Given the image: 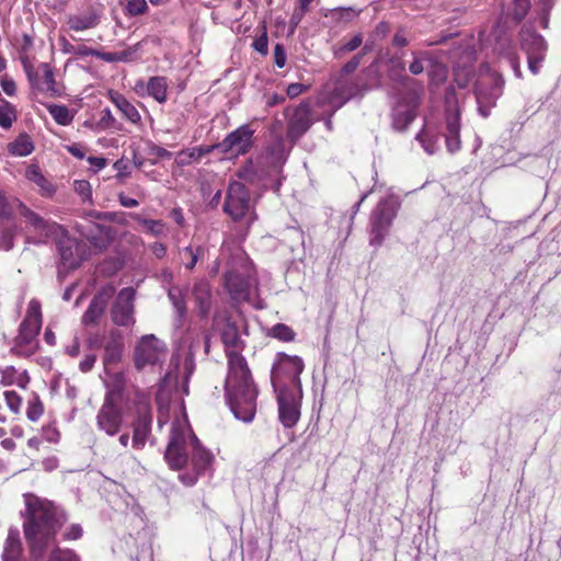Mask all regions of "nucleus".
Wrapping results in <instances>:
<instances>
[{
  "label": "nucleus",
  "mask_w": 561,
  "mask_h": 561,
  "mask_svg": "<svg viewBox=\"0 0 561 561\" xmlns=\"http://www.w3.org/2000/svg\"><path fill=\"white\" fill-rule=\"evenodd\" d=\"M214 325L220 331L228 358V374L225 382L227 403L236 419L250 423L256 412L257 389L247 360L241 356L243 342L238 327L230 318L219 316H215Z\"/></svg>",
  "instance_id": "obj_1"
},
{
  "label": "nucleus",
  "mask_w": 561,
  "mask_h": 561,
  "mask_svg": "<svg viewBox=\"0 0 561 561\" xmlns=\"http://www.w3.org/2000/svg\"><path fill=\"white\" fill-rule=\"evenodd\" d=\"M24 537L34 558H42L54 546L57 533L67 522L65 511L35 494H24Z\"/></svg>",
  "instance_id": "obj_2"
},
{
  "label": "nucleus",
  "mask_w": 561,
  "mask_h": 561,
  "mask_svg": "<svg viewBox=\"0 0 561 561\" xmlns=\"http://www.w3.org/2000/svg\"><path fill=\"white\" fill-rule=\"evenodd\" d=\"M190 435L194 434L191 432L186 415L172 421L170 440L164 453L171 469L180 470L187 463Z\"/></svg>",
  "instance_id": "obj_3"
},
{
  "label": "nucleus",
  "mask_w": 561,
  "mask_h": 561,
  "mask_svg": "<svg viewBox=\"0 0 561 561\" xmlns=\"http://www.w3.org/2000/svg\"><path fill=\"white\" fill-rule=\"evenodd\" d=\"M304 367L300 357L278 353L271 370V381L274 390L301 389L300 374Z\"/></svg>",
  "instance_id": "obj_4"
},
{
  "label": "nucleus",
  "mask_w": 561,
  "mask_h": 561,
  "mask_svg": "<svg viewBox=\"0 0 561 561\" xmlns=\"http://www.w3.org/2000/svg\"><path fill=\"white\" fill-rule=\"evenodd\" d=\"M224 211L233 221H243L248 226L255 221L254 202L243 183L233 181L228 185Z\"/></svg>",
  "instance_id": "obj_5"
},
{
  "label": "nucleus",
  "mask_w": 561,
  "mask_h": 561,
  "mask_svg": "<svg viewBox=\"0 0 561 561\" xmlns=\"http://www.w3.org/2000/svg\"><path fill=\"white\" fill-rule=\"evenodd\" d=\"M18 214L33 228L36 237H26L27 244H44L50 240L53 233H62V226L45 220L20 201H15Z\"/></svg>",
  "instance_id": "obj_6"
},
{
  "label": "nucleus",
  "mask_w": 561,
  "mask_h": 561,
  "mask_svg": "<svg viewBox=\"0 0 561 561\" xmlns=\"http://www.w3.org/2000/svg\"><path fill=\"white\" fill-rule=\"evenodd\" d=\"M504 80L495 73L481 77L476 85V98L478 111L483 117L490 115L491 108L495 106L497 99L502 95Z\"/></svg>",
  "instance_id": "obj_7"
},
{
  "label": "nucleus",
  "mask_w": 561,
  "mask_h": 561,
  "mask_svg": "<svg viewBox=\"0 0 561 561\" xmlns=\"http://www.w3.org/2000/svg\"><path fill=\"white\" fill-rule=\"evenodd\" d=\"M225 286L231 298L236 301L249 300L256 288V279L251 267L244 266V271H229L225 275Z\"/></svg>",
  "instance_id": "obj_8"
},
{
  "label": "nucleus",
  "mask_w": 561,
  "mask_h": 561,
  "mask_svg": "<svg viewBox=\"0 0 561 561\" xmlns=\"http://www.w3.org/2000/svg\"><path fill=\"white\" fill-rule=\"evenodd\" d=\"M127 407L103 401L95 416L96 428L111 437L119 434L125 423V408Z\"/></svg>",
  "instance_id": "obj_9"
},
{
  "label": "nucleus",
  "mask_w": 561,
  "mask_h": 561,
  "mask_svg": "<svg viewBox=\"0 0 561 561\" xmlns=\"http://www.w3.org/2000/svg\"><path fill=\"white\" fill-rule=\"evenodd\" d=\"M520 45L523 50L527 54L528 69L534 75H537L546 57V41L531 27L523 26L520 30Z\"/></svg>",
  "instance_id": "obj_10"
},
{
  "label": "nucleus",
  "mask_w": 561,
  "mask_h": 561,
  "mask_svg": "<svg viewBox=\"0 0 561 561\" xmlns=\"http://www.w3.org/2000/svg\"><path fill=\"white\" fill-rule=\"evenodd\" d=\"M277 392L278 419L286 428L294 427L300 419L301 389L280 390Z\"/></svg>",
  "instance_id": "obj_11"
},
{
  "label": "nucleus",
  "mask_w": 561,
  "mask_h": 561,
  "mask_svg": "<svg viewBox=\"0 0 561 561\" xmlns=\"http://www.w3.org/2000/svg\"><path fill=\"white\" fill-rule=\"evenodd\" d=\"M135 405L137 407V411L136 417L131 424V447L135 450H142L147 442L151 438L152 415L148 401H138Z\"/></svg>",
  "instance_id": "obj_12"
},
{
  "label": "nucleus",
  "mask_w": 561,
  "mask_h": 561,
  "mask_svg": "<svg viewBox=\"0 0 561 561\" xmlns=\"http://www.w3.org/2000/svg\"><path fill=\"white\" fill-rule=\"evenodd\" d=\"M164 344L153 334L145 335L137 343L134 352V363L138 370L147 365H154L164 354Z\"/></svg>",
  "instance_id": "obj_13"
},
{
  "label": "nucleus",
  "mask_w": 561,
  "mask_h": 561,
  "mask_svg": "<svg viewBox=\"0 0 561 561\" xmlns=\"http://www.w3.org/2000/svg\"><path fill=\"white\" fill-rule=\"evenodd\" d=\"M23 65L27 79L33 88L43 91L50 98L59 94L53 68L48 64L42 62L37 68H34L26 61H23Z\"/></svg>",
  "instance_id": "obj_14"
},
{
  "label": "nucleus",
  "mask_w": 561,
  "mask_h": 561,
  "mask_svg": "<svg viewBox=\"0 0 561 561\" xmlns=\"http://www.w3.org/2000/svg\"><path fill=\"white\" fill-rule=\"evenodd\" d=\"M253 134L249 125H242L217 144L218 150L230 156L245 154L253 145Z\"/></svg>",
  "instance_id": "obj_15"
},
{
  "label": "nucleus",
  "mask_w": 561,
  "mask_h": 561,
  "mask_svg": "<svg viewBox=\"0 0 561 561\" xmlns=\"http://www.w3.org/2000/svg\"><path fill=\"white\" fill-rule=\"evenodd\" d=\"M396 214L397 208L393 203L382 201L378 204L371 216V244H381Z\"/></svg>",
  "instance_id": "obj_16"
},
{
  "label": "nucleus",
  "mask_w": 561,
  "mask_h": 561,
  "mask_svg": "<svg viewBox=\"0 0 561 561\" xmlns=\"http://www.w3.org/2000/svg\"><path fill=\"white\" fill-rule=\"evenodd\" d=\"M50 240L56 242L64 270H75L80 265L82 257L79 253V243L64 227L62 233H53Z\"/></svg>",
  "instance_id": "obj_17"
},
{
  "label": "nucleus",
  "mask_w": 561,
  "mask_h": 561,
  "mask_svg": "<svg viewBox=\"0 0 561 561\" xmlns=\"http://www.w3.org/2000/svg\"><path fill=\"white\" fill-rule=\"evenodd\" d=\"M190 445L192 448V462L195 473H184L180 476L181 481L188 486L196 483L198 476L206 472L214 460L213 454L201 445L195 435H190Z\"/></svg>",
  "instance_id": "obj_18"
},
{
  "label": "nucleus",
  "mask_w": 561,
  "mask_h": 561,
  "mask_svg": "<svg viewBox=\"0 0 561 561\" xmlns=\"http://www.w3.org/2000/svg\"><path fill=\"white\" fill-rule=\"evenodd\" d=\"M134 299L135 290L133 288L125 287L119 290L111 310V317L115 324L121 327L134 324Z\"/></svg>",
  "instance_id": "obj_19"
},
{
  "label": "nucleus",
  "mask_w": 561,
  "mask_h": 561,
  "mask_svg": "<svg viewBox=\"0 0 561 561\" xmlns=\"http://www.w3.org/2000/svg\"><path fill=\"white\" fill-rule=\"evenodd\" d=\"M364 84L358 80L339 79L334 88L329 92L327 102L334 108L342 107L347 101L362 96Z\"/></svg>",
  "instance_id": "obj_20"
},
{
  "label": "nucleus",
  "mask_w": 561,
  "mask_h": 561,
  "mask_svg": "<svg viewBox=\"0 0 561 561\" xmlns=\"http://www.w3.org/2000/svg\"><path fill=\"white\" fill-rule=\"evenodd\" d=\"M448 108L446 112V147L450 153H454L460 149L461 141L459 137L460 131V108L457 104L453 105L451 96H447Z\"/></svg>",
  "instance_id": "obj_21"
},
{
  "label": "nucleus",
  "mask_w": 561,
  "mask_h": 561,
  "mask_svg": "<svg viewBox=\"0 0 561 561\" xmlns=\"http://www.w3.org/2000/svg\"><path fill=\"white\" fill-rule=\"evenodd\" d=\"M312 125L311 108L308 102H301L294 108L287 124V137L298 140Z\"/></svg>",
  "instance_id": "obj_22"
},
{
  "label": "nucleus",
  "mask_w": 561,
  "mask_h": 561,
  "mask_svg": "<svg viewBox=\"0 0 561 561\" xmlns=\"http://www.w3.org/2000/svg\"><path fill=\"white\" fill-rule=\"evenodd\" d=\"M419 100L415 94L402 98L393 107L392 125L397 130H404L415 118Z\"/></svg>",
  "instance_id": "obj_23"
},
{
  "label": "nucleus",
  "mask_w": 561,
  "mask_h": 561,
  "mask_svg": "<svg viewBox=\"0 0 561 561\" xmlns=\"http://www.w3.org/2000/svg\"><path fill=\"white\" fill-rule=\"evenodd\" d=\"M104 386L105 396L103 401L129 405L127 379L123 371L107 373Z\"/></svg>",
  "instance_id": "obj_24"
},
{
  "label": "nucleus",
  "mask_w": 561,
  "mask_h": 561,
  "mask_svg": "<svg viewBox=\"0 0 561 561\" xmlns=\"http://www.w3.org/2000/svg\"><path fill=\"white\" fill-rule=\"evenodd\" d=\"M114 287L108 286L102 288L91 300L87 311L82 316V322L85 325L95 323L103 314L110 299L114 295Z\"/></svg>",
  "instance_id": "obj_25"
},
{
  "label": "nucleus",
  "mask_w": 561,
  "mask_h": 561,
  "mask_svg": "<svg viewBox=\"0 0 561 561\" xmlns=\"http://www.w3.org/2000/svg\"><path fill=\"white\" fill-rule=\"evenodd\" d=\"M123 335L118 330H111L104 342L103 363L107 367L117 364L123 354Z\"/></svg>",
  "instance_id": "obj_26"
},
{
  "label": "nucleus",
  "mask_w": 561,
  "mask_h": 561,
  "mask_svg": "<svg viewBox=\"0 0 561 561\" xmlns=\"http://www.w3.org/2000/svg\"><path fill=\"white\" fill-rule=\"evenodd\" d=\"M157 404H158V426L160 428L165 425L171 417V413L174 414V419L182 417L183 415H186L184 412V405L182 403H178L173 407H171L169 402L168 393H165L163 390H160L157 394Z\"/></svg>",
  "instance_id": "obj_27"
},
{
  "label": "nucleus",
  "mask_w": 561,
  "mask_h": 561,
  "mask_svg": "<svg viewBox=\"0 0 561 561\" xmlns=\"http://www.w3.org/2000/svg\"><path fill=\"white\" fill-rule=\"evenodd\" d=\"M144 90L159 103H164L168 99V83L164 77H151L147 84L141 80L138 81L135 91L142 95Z\"/></svg>",
  "instance_id": "obj_28"
},
{
  "label": "nucleus",
  "mask_w": 561,
  "mask_h": 561,
  "mask_svg": "<svg viewBox=\"0 0 561 561\" xmlns=\"http://www.w3.org/2000/svg\"><path fill=\"white\" fill-rule=\"evenodd\" d=\"M42 328V310L41 304L36 299L28 302L26 314L20 325L21 333H26L37 336Z\"/></svg>",
  "instance_id": "obj_29"
},
{
  "label": "nucleus",
  "mask_w": 561,
  "mask_h": 561,
  "mask_svg": "<svg viewBox=\"0 0 561 561\" xmlns=\"http://www.w3.org/2000/svg\"><path fill=\"white\" fill-rule=\"evenodd\" d=\"M107 96L127 121L133 124L140 123L141 116L138 110L123 94L110 90Z\"/></svg>",
  "instance_id": "obj_30"
},
{
  "label": "nucleus",
  "mask_w": 561,
  "mask_h": 561,
  "mask_svg": "<svg viewBox=\"0 0 561 561\" xmlns=\"http://www.w3.org/2000/svg\"><path fill=\"white\" fill-rule=\"evenodd\" d=\"M0 383L4 387L16 385L25 389L30 382V376L26 370H19L14 366L0 367Z\"/></svg>",
  "instance_id": "obj_31"
},
{
  "label": "nucleus",
  "mask_w": 561,
  "mask_h": 561,
  "mask_svg": "<svg viewBox=\"0 0 561 561\" xmlns=\"http://www.w3.org/2000/svg\"><path fill=\"white\" fill-rule=\"evenodd\" d=\"M22 556V542L20 534L15 529H10L4 542L2 559L3 561H19Z\"/></svg>",
  "instance_id": "obj_32"
},
{
  "label": "nucleus",
  "mask_w": 561,
  "mask_h": 561,
  "mask_svg": "<svg viewBox=\"0 0 561 561\" xmlns=\"http://www.w3.org/2000/svg\"><path fill=\"white\" fill-rule=\"evenodd\" d=\"M67 23L72 31H85L100 24V15L93 11L79 15H70Z\"/></svg>",
  "instance_id": "obj_33"
},
{
  "label": "nucleus",
  "mask_w": 561,
  "mask_h": 561,
  "mask_svg": "<svg viewBox=\"0 0 561 561\" xmlns=\"http://www.w3.org/2000/svg\"><path fill=\"white\" fill-rule=\"evenodd\" d=\"M193 295L202 317H207L210 311V288L206 283H199L194 286Z\"/></svg>",
  "instance_id": "obj_34"
},
{
  "label": "nucleus",
  "mask_w": 561,
  "mask_h": 561,
  "mask_svg": "<svg viewBox=\"0 0 561 561\" xmlns=\"http://www.w3.org/2000/svg\"><path fill=\"white\" fill-rule=\"evenodd\" d=\"M38 346L37 336L19 332L15 339L14 350L21 356H31Z\"/></svg>",
  "instance_id": "obj_35"
},
{
  "label": "nucleus",
  "mask_w": 561,
  "mask_h": 561,
  "mask_svg": "<svg viewBox=\"0 0 561 561\" xmlns=\"http://www.w3.org/2000/svg\"><path fill=\"white\" fill-rule=\"evenodd\" d=\"M168 297L178 313L179 321L182 322L187 312L183 289L176 286L171 287L168 291Z\"/></svg>",
  "instance_id": "obj_36"
},
{
  "label": "nucleus",
  "mask_w": 561,
  "mask_h": 561,
  "mask_svg": "<svg viewBox=\"0 0 561 561\" xmlns=\"http://www.w3.org/2000/svg\"><path fill=\"white\" fill-rule=\"evenodd\" d=\"M25 176L28 181L35 183L39 188L43 195H51L54 193V188L50 183L44 178L41 173L38 167L30 165L26 169Z\"/></svg>",
  "instance_id": "obj_37"
},
{
  "label": "nucleus",
  "mask_w": 561,
  "mask_h": 561,
  "mask_svg": "<svg viewBox=\"0 0 561 561\" xmlns=\"http://www.w3.org/2000/svg\"><path fill=\"white\" fill-rule=\"evenodd\" d=\"M33 149V142L27 135H20L14 141L8 145L9 152L16 157L28 156Z\"/></svg>",
  "instance_id": "obj_38"
},
{
  "label": "nucleus",
  "mask_w": 561,
  "mask_h": 561,
  "mask_svg": "<svg viewBox=\"0 0 561 561\" xmlns=\"http://www.w3.org/2000/svg\"><path fill=\"white\" fill-rule=\"evenodd\" d=\"M47 110L55 122L61 126L70 125L73 119V114L65 105L50 104L47 106Z\"/></svg>",
  "instance_id": "obj_39"
},
{
  "label": "nucleus",
  "mask_w": 561,
  "mask_h": 561,
  "mask_svg": "<svg viewBox=\"0 0 561 561\" xmlns=\"http://www.w3.org/2000/svg\"><path fill=\"white\" fill-rule=\"evenodd\" d=\"M416 139L428 154H433L439 149V137L431 134L428 129L419 133Z\"/></svg>",
  "instance_id": "obj_40"
},
{
  "label": "nucleus",
  "mask_w": 561,
  "mask_h": 561,
  "mask_svg": "<svg viewBox=\"0 0 561 561\" xmlns=\"http://www.w3.org/2000/svg\"><path fill=\"white\" fill-rule=\"evenodd\" d=\"M130 217L153 236H160L164 232V224L161 220L146 219L138 214H130Z\"/></svg>",
  "instance_id": "obj_41"
},
{
  "label": "nucleus",
  "mask_w": 561,
  "mask_h": 561,
  "mask_svg": "<svg viewBox=\"0 0 561 561\" xmlns=\"http://www.w3.org/2000/svg\"><path fill=\"white\" fill-rule=\"evenodd\" d=\"M204 255V249L202 247L193 248L186 247L181 252V259L184 261V265L187 270L194 268L197 261Z\"/></svg>",
  "instance_id": "obj_42"
},
{
  "label": "nucleus",
  "mask_w": 561,
  "mask_h": 561,
  "mask_svg": "<svg viewBox=\"0 0 561 561\" xmlns=\"http://www.w3.org/2000/svg\"><path fill=\"white\" fill-rule=\"evenodd\" d=\"M44 413V407L39 397L33 394L32 399L27 402L26 416L30 421L36 422L41 419Z\"/></svg>",
  "instance_id": "obj_43"
},
{
  "label": "nucleus",
  "mask_w": 561,
  "mask_h": 561,
  "mask_svg": "<svg viewBox=\"0 0 561 561\" xmlns=\"http://www.w3.org/2000/svg\"><path fill=\"white\" fill-rule=\"evenodd\" d=\"M14 119V107L9 102L2 101L0 104V126L3 128H10Z\"/></svg>",
  "instance_id": "obj_44"
},
{
  "label": "nucleus",
  "mask_w": 561,
  "mask_h": 561,
  "mask_svg": "<svg viewBox=\"0 0 561 561\" xmlns=\"http://www.w3.org/2000/svg\"><path fill=\"white\" fill-rule=\"evenodd\" d=\"M270 335L279 341L290 342L295 337V332L288 325L278 323L271 329Z\"/></svg>",
  "instance_id": "obj_45"
},
{
  "label": "nucleus",
  "mask_w": 561,
  "mask_h": 561,
  "mask_svg": "<svg viewBox=\"0 0 561 561\" xmlns=\"http://www.w3.org/2000/svg\"><path fill=\"white\" fill-rule=\"evenodd\" d=\"M75 192L82 198L83 202H91L92 187L85 180H76L73 182Z\"/></svg>",
  "instance_id": "obj_46"
},
{
  "label": "nucleus",
  "mask_w": 561,
  "mask_h": 561,
  "mask_svg": "<svg viewBox=\"0 0 561 561\" xmlns=\"http://www.w3.org/2000/svg\"><path fill=\"white\" fill-rule=\"evenodd\" d=\"M3 394L9 410L19 414L22 408V398L15 391H5Z\"/></svg>",
  "instance_id": "obj_47"
},
{
  "label": "nucleus",
  "mask_w": 561,
  "mask_h": 561,
  "mask_svg": "<svg viewBox=\"0 0 561 561\" xmlns=\"http://www.w3.org/2000/svg\"><path fill=\"white\" fill-rule=\"evenodd\" d=\"M308 12H306L304 9L299 8L297 4L295 5L291 16L289 19V27H288V35H293L296 32V28L305 18V15Z\"/></svg>",
  "instance_id": "obj_48"
},
{
  "label": "nucleus",
  "mask_w": 561,
  "mask_h": 561,
  "mask_svg": "<svg viewBox=\"0 0 561 561\" xmlns=\"http://www.w3.org/2000/svg\"><path fill=\"white\" fill-rule=\"evenodd\" d=\"M49 561H79L78 556L71 550L56 548L49 556Z\"/></svg>",
  "instance_id": "obj_49"
},
{
  "label": "nucleus",
  "mask_w": 561,
  "mask_h": 561,
  "mask_svg": "<svg viewBox=\"0 0 561 561\" xmlns=\"http://www.w3.org/2000/svg\"><path fill=\"white\" fill-rule=\"evenodd\" d=\"M530 0H514L513 16L516 21H522L528 13Z\"/></svg>",
  "instance_id": "obj_50"
},
{
  "label": "nucleus",
  "mask_w": 561,
  "mask_h": 561,
  "mask_svg": "<svg viewBox=\"0 0 561 561\" xmlns=\"http://www.w3.org/2000/svg\"><path fill=\"white\" fill-rule=\"evenodd\" d=\"M199 157L196 154V150L194 148L182 150L178 154V163L179 165H188L193 162L199 161Z\"/></svg>",
  "instance_id": "obj_51"
},
{
  "label": "nucleus",
  "mask_w": 561,
  "mask_h": 561,
  "mask_svg": "<svg viewBox=\"0 0 561 561\" xmlns=\"http://www.w3.org/2000/svg\"><path fill=\"white\" fill-rule=\"evenodd\" d=\"M15 201L16 199L10 203L5 195L0 192V217L9 218L13 214V210L16 209Z\"/></svg>",
  "instance_id": "obj_52"
},
{
  "label": "nucleus",
  "mask_w": 561,
  "mask_h": 561,
  "mask_svg": "<svg viewBox=\"0 0 561 561\" xmlns=\"http://www.w3.org/2000/svg\"><path fill=\"white\" fill-rule=\"evenodd\" d=\"M130 15H140L148 9L146 0H128L126 7Z\"/></svg>",
  "instance_id": "obj_53"
},
{
  "label": "nucleus",
  "mask_w": 561,
  "mask_h": 561,
  "mask_svg": "<svg viewBox=\"0 0 561 561\" xmlns=\"http://www.w3.org/2000/svg\"><path fill=\"white\" fill-rule=\"evenodd\" d=\"M83 535V529L79 524H71L69 527L65 529L62 533V537L65 540H77L80 539Z\"/></svg>",
  "instance_id": "obj_54"
},
{
  "label": "nucleus",
  "mask_w": 561,
  "mask_h": 561,
  "mask_svg": "<svg viewBox=\"0 0 561 561\" xmlns=\"http://www.w3.org/2000/svg\"><path fill=\"white\" fill-rule=\"evenodd\" d=\"M87 55L94 56L101 60L106 62H117L119 57L116 53H102L95 49H88Z\"/></svg>",
  "instance_id": "obj_55"
},
{
  "label": "nucleus",
  "mask_w": 561,
  "mask_h": 561,
  "mask_svg": "<svg viewBox=\"0 0 561 561\" xmlns=\"http://www.w3.org/2000/svg\"><path fill=\"white\" fill-rule=\"evenodd\" d=\"M14 234L11 230H5L0 234V250L9 251L13 248Z\"/></svg>",
  "instance_id": "obj_56"
},
{
  "label": "nucleus",
  "mask_w": 561,
  "mask_h": 561,
  "mask_svg": "<svg viewBox=\"0 0 561 561\" xmlns=\"http://www.w3.org/2000/svg\"><path fill=\"white\" fill-rule=\"evenodd\" d=\"M541 4V18H540V25L546 28L548 27V14L551 10L553 2L552 0H539Z\"/></svg>",
  "instance_id": "obj_57"
},
{
  "label": "nucleus",
  "mask_w": 561,
  "mask_h": 561,
  "mask_svg": "<svg viewBox=\"0 0 561 561\" xmlns=\"http://www.w3.org/2000/svg\"><path fill=\"white\" fill-rule=\"evenodd\" d=\"M0 84L5 94L10 96L15 94L16 85L13 79L7 76L1 77Z\"/></svg>",
  "instance_id": "obj_58"
},
{
  "label": "nucleus",
  "mask_w": 561,
  "mask_h": 561,
  "mask_svg": "<svg viewBox=\"0 0 561 561\" xmlns=\"http://www.w3.org/2000/svg\"><path fill=\"white\" fill-rule=\"evenodd\" d=\"M363 43L362 34H356L346 44L341 47L342 51H353L357 49Z\"/></svg>",
  "instance_id": "obj_59"
},
{
  "label": "nucleus",
  "mask_w": 561,
  "mask_h": 561,
  "mask_svg": "<svg viewBox=\"0 0 561 561\" xmlns=\"http://www.w3.org/2000/svg\"><path fill=\"white\" fill-rule=\"evenodd\" d=\"M96 362V356L94 354H87L84 358L79 363V368L82 373L90 371Z\"/></svg>",
  "instance_id": "obj_60"
},
{
  "label": "nucleus",
  "mask_w": 561,
  "mask_h": 561,
  "mask_svg": "<svg viewBox=\"0 0 561 561\" xmlns=\"http://www.w3.org/2000/svg\"><path fill=\"white\" fill-rule=\"evenodd\" d=\"M307 90V85L302 83H290L287 87L286 93L290 99L297 98Z\"/></svg>",
  "instance_id": "obj_61"
},
{
  "label": "nucleus",
  "mask_w": 561,
  "mask_h": 561,
  "mask_svg": "<svg viewBox=\"0 0 561 561\" xmlns=\"http://www.w3.org/2000/svg\"><path fill=\"white\" fill-rule=\"evenodd\" d=\"M360 59H362V54L355 55L350 61H347L343 66L342 71L346 75L355 71L360 64Z\"/></svg>",
  "instance_id": "obj_62"
},
{
  "label": "nucleus",
  "mask_w": 561,
  "mask_h": 561,
  "mask_svg": "<svg viewBox=\"0 0 561 561\" xmlns=\"http://www.w3.org/2000/svg\"><path fill=\"white\" fill-rule=\"evenodd\" d=\"M275 64L278 68H283L286 64V55L282 45L277 44L274 48Z\"/></svg>",
  "instance_id": "obj_63"
},
{
  "label": "nucleus",
  "mask_w": 561,
  "mask_h": 561,
  "mask_svg": "<svg viewBox=\"0 0 561 561\" xmlns=\"http://www.w3.org/2000/svg\"><path fill=\"white\" fill-rule=\"evenodd\" d=\"M253 47L256 51L261 53L262 55L267 54V36L266 34H263L259 38H256L253 42Z\"/></svg>",
  "instance_id": "obj_64"
}]
</instances>
